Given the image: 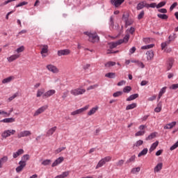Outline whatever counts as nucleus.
Here are the masks:
<instances>
[{
    "mask_svg": "<svg viewBox=\"0 0 178 178\" xmlns=\"http://www.w3.org/2000/svg\"><path fill=\"white\" fill-rule=\"evenodd\" d=\"M99 87V85L98 83H96L95 85L90 86L87 88V90L90 91V90H94L95 88H98Z\"/></svg>",
    "mask_w": 178,
    "mask_h": 178,
    "instance_id": "nucleus-47",
    "label": "nucleus"
},
{
    "mask_svg": "<svg viewBox=\"0 0 178 178\" xmlns=\"http://www.w3.org/2000/svg\"><path fill=\"white\" fill-rule=\"evenodd\" d=\"M1 123H13L15 122V118H4L0 121Z\"/></svg>",
    "mask_w": 178,
    "mask_h": 178,
    "instance_id": "nucleus-29",
    "label": "nucleus"
},
{
    "mask_svg": "<svg viewBox=\"0 0 178 178\" xmlns=\"http://www.w3.org/2000/svg\"><path fill=\"white\" fill-rule=\"evenodd\" d=\"M69 54H70V50L69 49L58 50L57 52L58 56H63L65 55H69Z\"/></svg>",
    "mask_w": 178,
    "mask_h": 178,
    "instance_id": "nucleus-13",
    "label": "nucleus"
},
{
    "mask_svg": "<svg viewBox=\"0 0 178 178\" xmlns=\"http://www.w3.org/2000/svg\"><path fill=\"white\" fill-rule=\"evenodd\" d=\"M23 51H24V46H21L16 49V52H17V54H20V52H23Z\"/></svg>",
    "mask_w": 178,
    "mask_h": 178,
    "instance_id": "nucleus-61",
    "label": "nucleus"
},
{
    "mask_svg": "<svg viewBox=\"0 0 178 178\" xmlns=\"http://www.w3.org/2000/svg\"><path fill=\"white\" fill-rule=\"evenodd\" d=\"M26 5H29V2L27 1H22L15 6V8H20L22 6H24Z\"/></svg>",
    "mask_w": 178,
    "mask_h": 178,
    "instance_id": "nucleus-51",
    "label": "nucleus"
},
{
    "mask_svg": "<svg viewBox=\"0 0 178 178\" xmlns=\"http://www.w3.org/2000/svg\"><path fill=\"white\" fill-rule=\"evenodd\" d=\"M89 108V106L87 105V106H85L83 108H81L79 109H77L73 112L71 113V115L72 116H75V115H80V113H83V112H85V111H87V109H88Z\"/></svg>",
    "mask_w": 178,
    "mask_h": 178,
    "instance_id": "nucleus-7",
    "label": "nucleus"
},
{
    "mask_svg": "<svg viewBox=\"0 0 178 178\" xmlns=\"http://www.w3.org/2000/svg\"><path fill=\"white\" fill-rule=\"evenodd\" d=\"M140 170H141V168L140 167L134 168L131 169V172L133 175H136V173H138L140 172Z\"/></svg>",
    "mask_w": 178,
    "mask_h": 178,
    "instance_id": "nucleus-44",
    "label": "nucleus"
},
{
    "mask_svg": "<svg viewBox=\"0 0 178 178\" xmlns=\"http://www.w3.org/2000/svg\"><path fill=\"white\" fill-rule=\"evenodd\" d=\"M112 159V157L108 156L104 157V159H102L97 163V165L95 167V169H99V168H102L106 162H110V161Z\"/></svg>",
    "mask_w": 178,
    "mask_h": 178,
    "instance_id": "nucleus-3",
    "label": "nucleus"
},
{
    "mask_svg": "<svg viewBox=\"0 0 178 178\" xmlns=\"http://www.w3.org/2000/svg\"><path fill=\"white\" fill-rule=\"evenodd\" d=\"M83 34L88 35V37H89V41L90 42H92L93 44L99 41V36L98 35V34H97V33H92L90 32L86 31L84 32Z\"/></svg>",
    "mask_w": 178,
    "mask_h": 178,
    "instance_id": "nucleus-1",
    "label": "nucleus"
},
{
    "mask_svg": "<svg viewBox=\"0 0 178 178\" xmlns=\"http://www.w3.org/2000/svg\"><path fill=\"white\" fill-rule=\"evenodd\" d=\"M176 124H177V122L176 121L170 122L168 124H167L165 127L164 129L165 130H169L170 129H173V127H175V126H176Z\"/></svg>",
    "mask_w": 178,
    "mask_h": 178,
    "instance_id": "nucleus-18",
    "label": "nucleus"
},
{
    "mask_svg": "<svg viewBox=\"0 0 178 178\" xmlns=\"http://www.w3.org/2000/svg\"><path fill=\"white\" fill-rule=\"evenodd\" d=\"M144 8H145L144 1H143V2L138 3L136 9H137V10H141V9H143Z\"/></svg>",
    "mask_w": 178,
    "mask_h": 178,
    "instance_id": "nucleus-49",
    "label": "nucleus"
},
{
    "mask_svg": "<svg viewBox=\"0 0 178 178\" xmlns=\"http://www.w3.org/2000/svg\"><path fill=\"white\" fill-rule=\"evenodd\" d=\"M170 90H177L178 88V83H175L172 84L170 87Z\"/></svg>",
    "mask_w": 178,
    "mask_h": 178,
    "instance_id": "nucleus-64",
    "label": "nucleus"
},
{
    "mask_svg": "<svg viewBox=\"0 0 178 178\" xmlns=\"http://www.w3.org/2000/svg\"><path fill=\"white\" fill-rule=\"evenodd\" d=\"M131 162H136V155L131 156L127 161V163H131Z\"/></svg>",
    "mask_w": 178,
    "mask_h": 178,
    "instance_id": "nucleus-52",
    "label": "nucleus"
},
{
    "mask_svg": "<svg viewBox=\"0 0 178 178\" xmlns=\"http://www.w3.org/2000/svg\"><path fill=\"white\" fill-rule=\"evenodd\" d=\"M176 6H177V2H175L173 3L170 7V10L172 11L173 10V9H175L176 8Z\"/></svg>",
    "mask_w": 178,
    "mask_h": 178,
    "instance_id": "nucleus-63",
    "label": "nucleus"
},
{
    "mask_svg": "<svg viewBox=\"0 0 178 178\" xmlns=\"http://www.w3.org/2000/svg\"><path fill=\"white\" fill-rule=\"evenodd\" d=\"M29 159H30V155L24 154L22 157L21 161L19 162H22V163H24V165H26V162H27V161H29Z\"/></svg>",
    "mask_w": 178,
    "mask_h": 178,
    "instance_id": "nucleus-26",
    "label": "nucleus"
},
{
    "mask_svg": "<svg viewBox=\"0 0 178 178\" xmlns=\"http://www.w3.org/2000/svg\"><path fill=\"white\" fill-rule=\"evenodd\" d=\"M136 98H138V94L137 93L131 95L129 97L127 98L126 101H134V99H136Z\"/></svg>",
    "mask_w": 178,
    "mask_h": 178,
    "instance_id": "nucleus-33",
    "label": "nucleus"
},
{
    "mask_svg": "<svg viewBox=\"0 0 178 178\" xmlns=\"http://www.w3.org/2000/svg\"><path fill=\"white\" fill-rule=\"evenodd\" d=\"M97 111H98V106L92 108V109L90 110V111L88 113V115L91 116V115H94V113H95V112H97Z\"/></svg>",
    "mask_w": 178,
    "mask_h": 178,
    "instance_id": "nucleus-37",
    "label": "nucleus"
},
{
    "mask_svg": "<svg viewBox=\"0 0 178 178\" xmlns=\"http://www.w3.org/2000/svg\"><path fill=\"white\" fill-rule=\"evenodd\" d=\"M19 58H20L19 54H13V55L10 56V57H8L7 60H8V62H9L10 63L13 62L14 60H16V59H19Z\"/></svg>",
    "mask_w": 178,
    "mask_h": 178,
    "instance_id": "nucleus-15",
    "label": "nucleus"
},
{
    "mask_svg": "<svg viewBox=\"0 0 178 178\" xmlns=\"http://www.w3.org/2000/svg\"><path fill=\"white\" fill-rule=\"evenodd\" d=\"M56 92V90L54 89L47 90L43 94L42 98H49V97H52V95H55Z\"/></svg>",
    "mask_w": 178,
    "mask_h": 178,
    "instance_id": "nucleus-10",
    "label": "nucleus"
},
{
    "mask_svg": "<svg viewBox=\"0 0 178 178\" xmlns=\"http://www.w3.org/2000/svg\"><path fill=\"white\" fill-rule=\"evenodd\" d=\"M14 79L13 76H8L4 79L2 80V83L3 84H6L8 83H10V81H12V80Z\"/></svg>",
    "mask_w": 178,
    "mask_h": 178,
    "instance_id": "nucleus-39",
    "label": "nucleus"
},
{
    "mask_svg": "<svg viewBox=\"0 0 178 178\" xmlns=\"http://www.w3.org/2000/svg\"><path fill=\"white\" fill-rule=\"evenodd\" d=\"M144 15H145L144 10H142L140 13V14L138 15V20H141V19H143V17H144Z\"/></svg>",
    "mask_w": 178,
    "mask_h": 178,
    "instance_id": "nucleus-62",
    "label": "nucleus"
},
{
    "mask_svg": "<svg viewBox=\"0 0 178 178\" xmlns=\"http://www.w3.org/2000/svg\"><path fill=\"white\" fill-rule=\"evenodd\" d=\"M65 161V158L63 156H60L55 160V161L51 164V168H55V166H58V165H60L62 162Z\"/></svg>",
    "mask_w": 178,
    "mask_h": 178,
    "instance_id": "nucleus-11",
    "label": "nucleus"
},
{
    "mask_svg": "<svg viewBox=\"0 0 178 178\" xmlns=\"http://www.w3.org/2000/svg\"><path fill=\"white\" fill-rule=\"evenodd\" d=\"M56 131V127H54L51 129H49L47 132V137H49L50 136H52V134H54V133Z\"/></svg>",
    "mask_w": 178,
    "mask_h": 178,
    "instance_id": "nucleus-27",
    "label": "nucleus"
},
{
    "mask_svg": "<svg viewBox=\"0 0 178 178\" xmlns=\"http://www.w3.org/2000/svg\"><path fill=\"white\" fill-rule=\"evenodd\" d=\"M177 38V35L176 33L171 34L168 36V40L172 42V41H175Z\"/></svg>",
    "mask_w": 178,
    "mask_h": 178,
    "instance_id": "nucleus-42",
    "label": "nucleus"
},
{
    "mask_svg": "<svg viewBox=\"0 0 178 178\" xmlns=\"http://www.w3.org/2000/svg\"><path fill=\"white\" fill-rule=\"evenodd\" d=\"M115 65H116L115 62L108 61L104 65V66L105 67H112V66H115Z\"/></svg>",
    "mask_w": 178,
    "mask_h": 178,
    "instance_id": "nucleus-43",
    "label": "nucleus"
},
{
    "mask_svg": "<svg viewBox=\"0 0 178 178\" xmlns=\"http://www.w3.org/2000/svg\"><path fill=\"white\" fill-rule=\"evenodd\" d=\"M124 163V160L123 159H121V160H119L116 163V166H123V164Z\"/></svg>",
    "mask_w": 178,
    "mask_h": 178,
    "instance_id": "nucleus-59",
    "label": "nucleus"
},
{
    "mask_svg": "<svg viewBox=\"0 0 178 178\" xmlns=\"http://www.w3.org/2000/svg\"><path fill=\"white\" fill-rule=\"evenodd\" d=\"M161 111H162V103L159 102L157 104V106L154 108V112H156V113H159Z\"/></svg>",
    "mask_w": 178,
    "mask_h": 178,
    "instance_id": "nucleus-38",
    "label": "nucleus"
},
{
    "mask_svg": "<svg viewBox=\"0 0 178 178\" xmlns=\"http://www.w3.org/2000/svg\"><path fill=\"white\" fill-rule=\"evenodd\" d=\"M154 44L142 46L141 49H151V48H154Z\"/></svg>",
    "mask_w": 178,
    "mask_h": 178,
    "instance_id": "nucleus-48",
    "label": "nucleus"
},
{
    "mask_svg": "<svg viewBox=\"0 0 178 178\" xmlns=\"http://www.w3.org/2000/svg\"><path fill=\"white\" fill-rule=\"evenodd\" d=\"M143 144H144V141L139 140L134 144V147H140V145H143Z\"/></svg>",
    "mask_w": 178,
    "mask_h": 178,
    "instance_id": "nucleus-56",
    "label": "nucleus"
},
{
    "mask_svg": "<svg viewBox=\"0 0 178 178\" xmlns=\"http://www.w3.org/2000/svg\"><path fill=\"white\" fill-rule=\"evenodd\" d=\"M23 154H24V150H23V149H19L16 152H14L13 154V157L14 159H16V158H17V156H19Z\"/></svg>",
    "mask_w": 178,
    "mask_h": 178,
    "instance_id": "nucleus-22",
    "label": "nucleus"
},
{
    "mask_svg": "<svg viewBox=\"0 0 178 178\" xmlns=\"http://www.w3.org/2000/svg\"><path fill=\"white\" fill-rule=\"evenodd\" d=\"M48 109V105L42 106L40 108H38L33 114V116H38L41 113H44L45 111Z\"/></svg>",
    "mask_w": 178,
    "mask_h": 178,
    "instance_id": "nucleus-6",
    "label": "nucleus"
},
{
    "mask_svg": "<svg viewBox=\"0 0 178 178\" xmlns=\"http://www.w3.org/2000/svg\"><path fill=\"white\" fill-rule=\"evenodd\" d=\"M29 136H31V131L25 130L17 134V138H22L23 137H29Z\"/></svg>",
    "mask_w": 178,
    "mask_h": 178,
    "instance_id": "nucleus-8",
    "label": "nucleus"
},
{
    "mask_svg": "<svg viewBox=\"0 0 178 178\" xmlns=\"http://www.w3.org/2000/svg\"><path fill=\"white\" fill-rule=\"evenodd\" d=\"M64 149H66V147H59L55 151V154H59L60 152H62V151H63Z\"/></svg>",
    "mask_w": 178,
    "mask_h": 178,
    "instance_id": "nucleus-60",
    "label": "nucleus"
},
{
    "mask_svg": "<svg viewBox=\"0 0 178 178\" xmlns=\"http://www.w3.org/2000/svg\"><path fill=\"white\" fill-rule=\"evenodd\" d=\"M177 147H178V140L170 147V151H173V150L176 149V148H177Z\"/></svg>",
    "mask_w": 178,
    "mask_h": 178,
    "instance_id": "nucleus-57",
    "label": "nucleus"
},
{
    "mask_svg": "<svg viewBox=\"0 0 178 178\" xmlns=\"http://www.w3.org/2000/svg\"><path fill=\"white\" fill-rule=\"evenodd\" d=\"M156 134H158V133L152 132L147 137L145 138V140L151 141V140H154V138H155L156 137Z\"/></svg>",
    "mask_w": 178,
    "mask_h": 178,
    "instance_id": "nucleus-23",
    "label": "nucleus"
},
{
    "mask_svg": "<svg viewBox=\"0 0 178 178\" xmlns=\"http://www.w3.org/2000/svg\"><path fill=\"white\" fill-rule=\"evenodd\" d=\"M129 39H130V34L127 33L125 35L123 39L119 40V43L123 44V42H124L125 44H127V42H129Z\"/></svg>",
    "mask_w": 178,
    "mask_h": 178,
    "instance_id": "nucleus-19",
    "label": "nucleus"
},
{
    "mask_svg": "<svg viewBox=\"0 0 178 178\" xmlns=\"http://www.w3.org/2000/svg\"><path fill=\"white\" fill-rule=\"evenodd\" d=\"M163 166V164L162 163H158L154 168V173H158V172L162 170V167Z\"/></svg>",
    "mask_w": 178,
    "mask_h": 178,
    "instance_id": "nucleus-24",
    "label": "nucleus"
},
{
    "mask_svg": "<svg viewBox=\"0 0 178 178\" xmlns=\"http://www.w3.org/2000/svg\"><path fill=\"white\" fill-rule=\"evenodd\" d=\"M134 108H137V103H132L127 105L126 107V111H130L131 109H134Z\"/></svg>",
    "mask_w": 178,
    "mask_h": 178,
    "instance_id": "nucleus-34",
    "label": "nucleus"
},
{
    "mask_svg": "<svg viewBox=\"0 0 178 178\" xmlns=\"http://www.w3.org/2000/svg\"><path fill=\"white\" fill-rule=\"evenodd\" d=\"M165 92H166V87L162 88L159 92L158 101L161 99V98L162 97V95H163Z\"/></svg>",
    "mask_w": 178,
    "mask_h": 178,
    "instance_id": "nucleus-30",
    "label": "nucleus"
},
{
    "mask_svg": "<svg viewBox=\"0 0 178 178\" xmlns=\"http://www.w3.org/2000/svg\"><path fill=\"white\" fill-rule=\"evenodd\" d=\"M44 94H45V89L44 88L38 89L36 93V97L37 98H40V97H42V95L43 96Z\"/></svg>",
    "mask_w": 178,
    "mask_h": 178,
    "instance_id": "nucleus-28",
    "label": "nucleus"
},
{
    "mask_svg": "<svg viewBox=\"0 0 178 178\" xmlns=\"http://www.w3.org/2000/svg\"><path fill=\"white\" fill-rule=\"evenodd\" d=\"M123 2H124V0H111V5L115 6V8H119Z\"/></svg>",
    "mask_w": 178,
    "mask_h": 178,
    "instance_id": "nucleus-12",
    "label": "nucleus"
},
{
    "mask_svg": "<svg viewBox=\"0 0 178 178\" xmlns=\"http://www.w3.org/2000/svg\"><path fill=\"white\" fill-rule=\"evenodd\" d=\"M46 67L47 70L51 72V73H59V69L52 64L47 65Z\"/></svg>",
    "mask_w": 178,
    "mask_h": 178,
    "instance_id": "nucleus-9",
    "label": "nucleus"
},
{
    "mask_svg": "<svg viewBox=\"0 0 178 178\" xmlns=\"http://www.w3.org/2000/svg\"><path fill=\"white\" fill-rule=\"evenodd\" d=\"M127 31H128V33H129V34H134V32L136 31V29H134V27L131 26L130 29H128L127 30Z\"/></svg>",
    "mask_w": 178,
    "mask_h": 178,
    "instance_id": "nucleus-58",
    "label": "nucleus"
},
{
    "mask_svg": "<svg viewBox=\"0 0 178 178\" xmlns=\"http://www.w3.org/2000/svg\"><path fill=\"white\" fill-rule=\"evenodd\" d=\"M8 156H4L0 159V169L2 168V165H3V163H6V162H8Z\"/></svg>",
    "mask_w": 178,
    "mask_h": 178,
    "instance_id": "nucleus-31",
    "label": "nucleus"
},
{
    "mask_svg": "<svg viewBox=\"0 0 178 178\" xmlns=\"http://www.w3.org/2000/svg\"><path fill=\"white\" fill-rule=\"evenodd\" d=\"M148 154V148H144L138 154V158L141 156H144L145 155H147Z\"/></svg>",
    "mask_w": 178,
    "mask_h": 178,
    "instance_id": "nucleus-35",
    "label": "nucleus"
},
{
    "mask_svg": "<svg viewBox=\"0 0 178 178\" xmlns=\"http://www.w3.org/2000/svg\"><path fill=\"white\" fill-rule=\"evenodd\" d=\"M147 60H152L154 59V51L149 50L146 52Z\"/></svg>",
    "mask_w": 178,
    "mask_h": 178,
    "instance_id": "nucleus-20",
    "label": "nucleus"
},
{
    "mask_svg": "<svg viewBox=\"0 0 178 178\" xmlns=\"http://www.w3.org/2000/svg\"><path fill=\"white\" fill-rule=\"evenodd\" d=\"M124 22H125L126 26H131V24H133V21L129 20V15L126 16Z\"/></svg>",
    "mask_w": 178,
    "mask_h": 178,
    "instance_id": "nucleus-46",
    "label": "nucleus"
},
{
    "mask_svg": "<svg viewBox=\"0 0 178 178\" xmlns=\"http://www.w3.org/2000/svg\"><path fill=\"white\" fill-rule=\"evenodd\" d=\"M173 63H175V59L170 58L167 61V70H170L173 67Z\"/></svg>",
    "mask_w": 178,
    "mask_h": 178,
    "instance_id": "nucleus-14",
    "label": "nucleus"
},
{
    "mask_svg": "<svg viewBox=\"0 0 178 178\" xmlns=\"http://www.w3.org/2000/svg\"><path fill=\"white\" fill-rule=\"evenodd\" d=\"M145 129H147V126L142 124L138 127V129L140 131H137L135 134V137H141V136H144L145 134Z\"/></svg>",
    "mask_w": 178,
    "mask_h": 178,
    "instance_id": "nucleus-5",
    "label": "nucleus"
},
{
    "mask_svg": "<svg viewBox=\"0 0 178 178\" xmlns=\"http://www.w3.org/2000/svg\"><path fill=\"white\" fill-rule=\"evenodd\" d=\"M42 165H43L44 166H48V165H51V160L50 159L44 160L42 162Z\"/></svg>",
    "mask_w": 178,
    "mask_h": 178,
    "instance_id": "nucleus-54",
    "label": "nucleus"
},
{
    "mask_svg": "<svg viewBox=\"0 0 178 178\" xmlns=\"http://www.w3.org/2000/svg\"><path fill=\"white\" fill-rule=\"evenodd\" d=\"M170 40H169V39L168 40H166L164 42H162L161 44V49L163 51V49H165V48H166L168 47V45H170Z\"/></svg>",
    "mask_w": 178,
    "mask_h": 178,
    "instance_id": "nucleus-36",
    "label": "nucleus"
},
{
    "mask_svg": "<svg viewBox=\"0 0 178 178\" xmlns=\"http://www.w3.org/2000/svg\"><path fill=\"white\" fill-rule=\"evenodd\" d=\"M19 166L16 168L15 170L17 172V173H20V172H22V170H23V169H24V168H26V164H24V163L22 162H19Z\"/></svg>",
    "mask_w": 178,
    "mask_h": 178,
    "instance_id": "nucleus-16",
    "label": "nucleus"
},
{
    "mask_svg": "<svg viewBox=\"0 0 178 178\" xmlns=\"http://www.w3.org/2000/svg\"><path fill=\"white\" fill-rule=\"evenodd\" d=\"M159 144V142L158 140H156V142H154V143L152 144V145L150 146V148L149 149V154H151V152H154V149H156V147H158Z\"/></svg>",
    "mask_w": 178,
    "mask_h": 178,
    "instance_id": "nucleus-21",
    "label": "nucleus"
},
{
    "mask_svg": "<svg viewBox=\"0 0 178 178\" xmlns=\"http://www.w3.org/2000/svg\"><path fill=\"white\" fill-rule=\"evenodd\" d=\"M70 175V171H65L62 174L56 176L54 178H65Z\"/></svg>",
    "mask_w": 178,
    "mask_h": 178,
    "instance_id": "nucleus-25",
    "label": "nucleus"
},
{
    "mask_svg": "<svg viewBox=\"0 0 178 178\" xmlns=\"http://www.w3.org/2000/svg\"><path fill=\"white\" fill-rule=\"evenodd\" d=\"M157 17L162 20H168L169 17L166 14H157Z\"/></svg>",
    "mask_w": 178,
    "mask_h": 178,
    "instance_id": "nucleus-41",
    "label": "nucleus"
},
{
    "mask_svg": "<svg viewBox=\"0 0 178 178\" xmlns=\"http://www.w3.org/2000/svg\"><path fill=\"white\" fill-rule=\"evenodd\" d=\"M121 95H123V92L122 91H118L113 94V97H114V98H118V97H120Z\"/></svg>",
    "mask_w": 178,
    "mask_h": 178,
    "instance_id": "nucleus-50",
    "label": "nucleus"
},
{
    "mask_svg": "<svg viewBox=\"0 0 178 178\" xmlns=\"http://www.w3.org/2000/svg\"><path fill=\"white\" fill-rule=\"evenodd\" d=\"M19 97V92H15L13 95L10 96L8 98V102H10L12 101H13V99H15V98Z\"/></svg>",
    "mask_w": 178,
    "mask_h": 178,
    "instance_id": "nucleus-45",
    "label": "nucleus"
},
{
    "mask_svg": "<svg viewBox=\"0 0 178 178\" xmlns=\"http://www.w3.org/2000/svg\"><path fill=\"white\" fill-rule=\"evenodd\" d=\"M85 92L86 89L81 88H75L70 90V94L74 97H77L78 95H83V94Z\"/></svg>",
    "mask_w": 178,
    "mask_h": 178,
    "instance_id": "nucleus-2",
    "label": "nucleus"
},
{
    "mask_svg": "<svg viewBox=\"0 0 178 178\" xmlns=\"http://www.w3.org/2000/svg\"><path fill=\"white\" fill-rule=\"evenodd\" d=\"M131 91V88L130 86H126L123 88V92L129 94Z\"/></svg>",
    "mask_w": 178,
    "mask_h": 178,
    "instance_id": "nucleus-55",
    "label": "nucleus"
},
{
    "mask_svg": "<svg viewBox=\"0 0 178 178\" xmlns=\"http://www.w3.org/2000/svg\"><path fill=\"white\" fill-rule=\"evenodd\" d=\"M166 5V1H161L156 6V9H159L160 8H163Z\"/></svg>",
    "mask_w": 178,
    "mask_h": 178,
    "instance_id": "nucleus-53",
    "label": "nucleus"
},
{
    "mask_svg": "<svg viewBox=\"0 0 178 178\" xmlns=\"http://www.w3.org/2000/svg\"><path fill=\"white\" fill-rule=\"evenodd\" d=\"M105 77L108 79H115L116 77V74L115 72H108L105 74Z\"/></svg>",
    "mask_w": 178,
    "mask_h": 178,
    "instance_id": "nucleus-40",
    "label": "nucleus"
},
{
    "mask_svg": "<svg viewBox=\"0 0 178 178\" xmlns=\"http://www.w3.org/2000/svg\"><path fill=\"white\" fill-rule=\"evenodd\" d=\"M122 43L119 42V40L117 42H112L109 43L111 49H113V48H116L118 45H120Z\"/></svg>",
    "mask_w": 178,
    "mask_h": 178,
    "instance_id": "nucleus-32",
    "label": "nucleus"
},
{
    "mask_svg": "<svg viewBox=\"0 0 178 178\" xmlns=\"http://www.w3.org/2000/svg\"><path fill=\"white\" fill-rule=\"evenodd\" d=\"M42 47H43L42 48L40 54H41L42 58H45V56H47L44 55V54H48V45L43 44Z\"/></svg>",
    "mask_w": 178,
    "mask_h": 178,
    "instance_id": "nucleus-17",
    "label": "nucleus"
},
{
    "mask_svg": "<svg viewBox=\"0 0 178 178\" xmlns=\"http://www.w3.org/2000/svg\"><path fill=\"white\" fill-rule=\"evenodd\" d=\"M16 133V130L15 129H7L3 131L1 134L2 138H8V137H10L13 136Z\"/></svg>",
    "mask_w": 178,
    "mask_h": 178,
    "instance_id": "nucleus-4",
    "label": "nucleus"
}]
</instances>
